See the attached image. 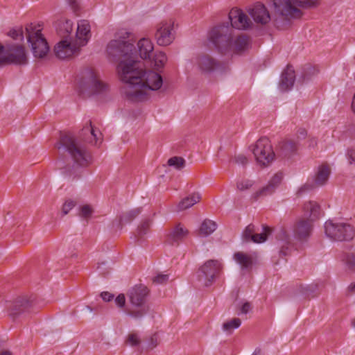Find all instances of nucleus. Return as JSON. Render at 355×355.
Segmentation results:
<instances>
[{
  "mask_svg": "<svg viewBox=\"0 0 355 355\" xmlns=\"http://www.w3.org/2000/svg\"><path fill=\"white\" fill-rule=\"evenodd\" d=\"M347 157L350 164L355 162V146L347 150Z\"/></svg>",
  "mask_w": 355,
  "mask_h": 355,
  "instance_id": "46",
  "label": "nucleus"
},
{
  "mask_svg": "<svg viewBox=\"0 0 355 355\" xmlns=\"http://www.w3.org/2000/svg\"><path fill=\"white\" fill-rule=\"evenodd\" d=\"M318 73L316 69L311 65L310 64H305L302 69V75L299 79L303 83L306 80L311 78V76L315 75Z\"/></svg>",
  "mask_w": 355,
  "mask_h": 355,
  "instance_id": "32",
  "label": "nucleus"
},
{
  "mask_svg": "<svg viewBox=\"0 0 355 355\" xmlns=\"http://www.w3.org/2000/svg\"><path fill=\"white\" fill-rule=\"evenodd\" d=\"M304 210L307 218L298 220L293 227V237L300 242L308 240L313 231V222L320 216V206L315 202H306Z\"/></svg>",
  "mask_w": 355,
  "mask_h": 355,
  "instance_id": "7",
  "label": "nucleus"
},
{
  "mask_svg": "<svg viewBox=\"0 0 355 355\" xmlns=\"http://www.w3.org/2000/svg\"><path fill=\"white\" fill-rule=\"evenodd\" d=\"M231 26L228 24L214 27L209 33V40L222 54L229 53H241L248 49L250 37L241 34L233 37L232 28L245 30L251 27L252 21L248 17L239 9H232L229 13Z\"/></svg>",
  "mask_w": 355,
  "mask_h": 355,
  "instance_id": "2",
  "label": "nucleus"
},
{
  "mask_svg": "<svg viewBox=\"0 0 355 355\" xmlns=\"http://www.w3.org/2000/svg\"><path fill=\"white\" fill-rule=\"evenodd\" d=\"M158 345V338L156 334H153L150 338L148 343V347L153 349Z\"/></svg>",
  "mask_w": 355,
  "mask_h": 355,
  "instance_id": "47",
  "label": "nucleus"
},
{
  "mask_svg": "<svg viewBox=\"0 0 355 355\" xmlns=\"http://www.w3.org/2000/svg\"><path fill=\"white\" fill-rule=\"evenodd\" d=\"M346 262L348 267L352 270H355V254L352 253L347 255Z\"/></svg>",
  "mask_w": 355,
  "mask_h": 355,
  "instance_id": "43",
  "label": "nucleus"
},
{
  "mask_svg": "<svg viewBox=\"0 0 355 355\" xmlns=\"http://www.w3.org/2000/svg\"><path fill=\"white\" fill-rule=\"evenodd\" d=\"M116 304L120 308H125V297L124 294H119L115 299Z\"/></svg>",
  "mask_w": 355,
  "mask_h": 355,
  "instance_id": "45",
  "label": "nucleus"
},
{
  "mask_svg": "<svg viewBox=\"0 0 355 355\" xmlns=\"http://www.w3.org/2000/svg\"><path fill=\"white\" fill-rule=\"evenodd\" d=\"M107 85L99 80L96 73L91 69H87L83 72L79 83V93L83 97L104 94Z\"/></svg>",
  "mask_w": 355,
  "mask_h": 355,
  "instance_id": "8",
  "label": "nucleus"
},
{
  "mask_svg": "<svg viewBox=\"0 0 355 355\" xmlns=\"http://www.w3.org/2000/svg\"><path fill=\"white\" fill-rule=\"evenodd\" d=\"M331 171L327 165H321L315 175V182L318 186H322L326 183L329 179Z\"/></svg>",
  "mask_w": 355,
  "mask_h": 355,
  "instance_id": "24",
  "label": "nucleus"
},
{
  "mask_svg": "<svg viewBox=\"0 0 355 355\" xmlns=\"http://www.w3.org/2000/svg\"><path fill=\"white\" fill-rule=\"evenodd\" d=\"M0 355H12V354L8 350H3L0 352Z\"/></svg>",
  "mask_w": 355,
  "mask_h": 355,
  "instance_id": "54",
  "label": "nucleus"
},
{
  "mask_svg": "<svg viewBox=\"0 0 355 355\" xmlns=\"http://www.w3.org/2000/svg\"><path fill=\"white\" fill-rule=\"evenodd\" d=\"M196 64L202 73L209 74L224 69L222 62L208 54L198 55L196 58Z\"/></svg>",
  "mask_w": 355,
  "mask_h": 355,
  "instance_id": "15",
  "label": "nucleus"
},
{
  "mask_svg": "<svg viewBox=\"0 0 355 355\" xmlns=\"http://www.w3.org/2000/svg\"><path fill=\"white\" fill-rule=\"evenodd\" d=\"M312 188H313V185L306 184L300 189V190L298 191V193H300L304 191H306V190L311 189Z\"/></svg>",
  "mask_w": 355,
  "mask_h": 355,
  "instance_id": "52",
  "label": "nucleus"
},
{
  "mask_svg": "<svg viewBox=\"0 0 355 355\" xmlns=\"http://www.w3.org/2000/svg\"><path fill=\"white\" fill-rule=\"evenodd\" d=\"M126 342L132 347L137 346L141 343V340L136 334H130L128 336Z\"/></svg>",
  "mask_w": 355,
  "mask_h": 355,
  "instance_id": "41",
  "label": "nucleus"
},
{
  "mask_svg": "<svg viewBox=\"0 0 355 355\" xmlns=\"http://www.w3.org/2000/svg\"><path fill=\"white\" fill-rule=\"evenodd\" d=\"M241 324V319L234 318L232 320L223 323V329L227 334H232L233 329L239 328Z\"/></svg>",
  "mask_w": 355,
  "mask_h": 355,
  "instance_id": "33",
  "label": "nucleus"
},
{
  "mask_svg": "<svg viewBox=\"0 0 355 355\" xmlns=\"http://www.w3.org/2000/svg\"><path fill=\"white\" fill-rule=\"evenodd\" d=\"M318 290L319 285L316 283H312L306 286L300 285L298 287L299 293L305 297H316L318 294Z\"/></svg>",
  "mask_w": 355,
  "mask_h": 355,
  "instance_id": "25",
  "label": "nucleus"
},
{
  "mask_svg": "<svg viewBox=\"0 0 355 355\" xmlns=\"http://www.w3.org/2000/svg\"><path fill=\"white\" fill-rule=\"evenodd\" d=\"M40 306L34 295H23L17 297L8 305L9 315L13 320L23 314L31 313L40 309Z\"/></svg>",
  "mask_w": 355,
  "mask_h": 355,
  "instance_id": "9",
  "label": "nucleus"
},
{
  "mask_svg": "<svg viewBox=\"0 0 355 355\" xmlns=\"http://www.w3.org/2000/svg\"><path fill=\"white\" fill-rule=\"evenodd\" d=\"M348 291L351 293H355V282L354 283H352L349 286H348V288H347Z\"/></svg>",
  "mask_w": 355,
  "mask_h": 355,
  "instance_id": "53",
  "label": "nucleus"
},
{
  "mask_svg": "<svg viewBox=\"0 0 355 355\" xmlns=\"http://www.w3.org/2000/svg\"><path fill=\"white\" fill-rule=\"evenodd\" d=\"M248 12L257 24L265 25L270 20L268 10L261 3H257L252 8L249 9Z\"/></svg>",
  "mask_w": 355,
  "mask_h": 355,
  "instance_id": "19",
  "label": "nucleus"
},
{
  "mask_svg": "<svg viewBox=\"0 0 355 355\" xmlns=\"http://www.w3.org/2000/svg\"><path fill=\"white\" fill-rule=\"evenodd\" d=\"M251 148L256 161L260 165L266 166L273 161L275 153L268 138L261 137Z\"/></svg>",
  "mask_w": 355,
  "mask_h": 355,
  "instance_id": "14",
  "label": "nucleus"
},
{
  "mask_svg": "<svg viewBox=\"0 0 355 355\" xmlns=\"http://www.w3.org/2000/svg\"><path fill=\"white\" fill-rule=\"evenodd\" d=\"M101 297L103 300L105 302H110L114 299V295L110 293L109 292L104 291L101 293Z\"/></svg>",
  "mask_w": 355,
  "mask_h": 355,
  "instance_id": "50",
  "label": "nucleus"
},
{
  "mask_svg": "<svg viewBox=\"0 0 355 355\" xmlns=\"http://www.w3.org/2000/svg\"><path fill=\"white\" fill-rule=\"evenodd\" d=\"M261 349L260 348L255 349L254 352L252 355H261Z\"/></svg>",
  "mask_w": 355,
  "mask_h": 355,
  "instance_id": "55",
  "label": "nucleus"
},
{
  "mask_svg": "<svg viewBox=\"0 0 355 355\" xmlns=\"http://www.w3.org/2000/svg\"><path fill=\"white\" fill-rule=\"evenodd\" d=\"M252 309L251 304L248 302H245L241 307L240 311L241 313L247 314Z\"/></svg>",
  "mask_w": 355,
  "mask_h": 355,
  "instance_id": "49",
  "label": "nucleus"
},
{
  "mask_svg": "<svg viewBox=\"0 0 355 355\" xmlns=\"http://www.w3.org/2000/svg\"><path fill=\"white\" fill-rule=\"evenodd\" d=\"M255 231V227L253 224L248 225L241 234L242 240L245 242H250L253 233Z\"/></svg>",
  "mask_w": 355,
  "mask_h": 355,
  "instance_id": "36",
  "label": "nucleus"
},
{
  "mask_svg": "<svg viewBox=\"0 0 355 355\" xmlns=\"http://www.w3.org/2000/svg\"><path fill=\"white\" fill-rule=\"evenodd\" d=\"M319 0H273L275 12L279 15L274 20L278 29H284L291 24V18H300L302 12L297 6L309 9L315 8Z\"/></svg>",
  "mask_w": 355,
  "mask_h": 355,
  "instance_id": "4",
  "label": "nucleus"
},
{
  "mask_svg": "<svg viewBox=\"0 0 355 355\" xmlns=\"http://www.w3.org/2000/svg\"><path fill=\"white\" fill-rule=\"evenodd\" d=\"M76 205L77 201L76 200L71 199L66 200L62 207L63 215H67Z\"/></svg>",
  "mask_w": 355,
  "mask_h": 355,
  "instance_id": "40",
  "label": "nucleus"
},
{
  "mask_svg": "<svg viewBox=\"0 0 355 355\" xmlns=\"http://www.w3.org/2000/svg\"><path fill=\"white\" fill-rule=\"evenodd\" d=\"M173 28V22L162 21L157 27L155 33V39L159 46H167L171 44L174 37L171 33Z\"/></svg>",
  "mask_w": 355,
  "mask_h": 355,
  "instance_id": "17",
  "label": "nucleus"
},
{
  "mask_svg": "<svg viewBox=\"0 0 355 355\" xmlns=\"http://www.w3.org/2000/svg\"><path fill=\"white\" fill-rule=\"evenodd\" d=\"M91 27L88 21L80 20L78 23L76 33V42L72 43L67 40L72 32V23L69 20L61 23L58 28L59 35L64 40L54 47L55 55L60 59H66L78 53L80 48L85 46L91 37Z\"/></svg>",
  "mask_w": 355,
  "mask_h": 355,
  "instance_id": "3",
  "label": "nucleus"
},
{
  "mask_svg": "<svg viewBox=\"0 0 355 355\" xmlns=\"http://www.w3.org/2000/svg\"><path fill=\"white\" fill-rule=\"evenodd\" d=\"M27 41L31 45L35 58H43L49 51V46L46 40L41 33V30H35L32 25L26 27Z\"/></svg>",
  "mask_w": 355,
  "mask_h": 355,
  "instance_id": "12",
  "label": "nucleus"
},
{
  "mask_svg": "<svg viewBox=\"0 0 355 355\" xmlns=\"http://www.w3.org/2000/svg\"><path fill=\"white\" fill-rule=\"evenodd\" d=\"M62 173L65 176L70 177L71 175V171L67 169H64Z\"/></svg>",
  "mask_w": 355,
  "mask_h": 355,
  "instance_id": "57",
  "label": "nucleus"
},
{
  "mask_svg": "<svg viewBox=\"0 0 355 355\" xmlns=\"http://www.w3.org/2000/svg\"><path fill=\"white\" fill-rule=\"evenodd\" d=\"M200 200L199 193H193L191 196L184 198L178 205L179 210H184L192 207Z\"/></svg>",
  "mask_w": 355,
  "mask_h": 355,
  "instance_id": "27",
  "label": "nucleus"
},
{
  "mask_svg": "<svg viewBox=\"0 0 355 355\" xmlns=\"http://www.w3.org/2000/svg\"><path fill=\"white\" fill-rule=\"evenodd\" d=\"M94 209L89 205H85L79 208V216L86 219L87 220L91 218Z\"/></svg>",
  "mask_w": 355,
  "mask_h": 355,
  "instance_id": "37",
  "label": "nucleus"
},
{
  "mask_svg": "<svg viewBox=\"0 0 355 355\" xmlns=\"http://www.w3.org/2000/svg\"><path fill=\"white\" fill-rule=\"evenodd\" d=\"M272 233V230L267 225H263V232L260 234H254L251 241L257 243H261L266 241L268 236Z\"/></svg>",
  "mask_w": 355,
  "mask_h": 355,
  "instance_id": "30",
  "label": "nucleus"
},
{
  "mask_svg": "<svg viewBox=\"0 0 355 355\" xmlns=\"http://www.w3.org/2000/svg\"><path fill=\"white\" fill-rule=\"evenodd\" d=\"M324 232L329 238L337 241H349L355 236L354 227L347 223H334L329 220L324 223Z\"/></svg>",
  "mask_w": 355,
  "mask_h": 355,
  "instance_id": "11",
  "label": "nucleus"
},
{
  "mask_svg": "<svg viewBox=\"0 0 355 355\" xmlns=\"http://www.w3.org/2000/svg\"><path fill=\"white\" fill-rule=\"evenodd\" d=\"M352 325L355 328V318L352 320Z\"/></svg>",
  "mask_w": 355,
  "mask_h": 355,
  "instance_id": "60",
  "label": "nucleus"
},
{
  "mask_svg": "<svg viewBox=\"0 0 355 355\" xmlns=\"http://www.w3.org/2000/svg\"><path fill=\"white\" fill-rule=\"evenodd\" d=\"M223 270V264L216 259H209L197 272V279L204 286H211Z\"/></svg>",
  "mask_w": 355,
  "mask_h": 355,
  "instance_id": "13",
  "label": "nucleus"
},
{
  "mask_svg": "<svg viewBox=\"0 0 355 355\" xmlns=\"http://www.w3.org/2000/svg\"><path fill=\"white\" fill-rule=\"evenodd\" d=\"M55 147L61 153H67L75 164L80 166H85L89 163L90 154L77 138L70 132L60 133L58 141Z\"/></svg>",
  "mask_w": 355,
  "mask_h": 355,
  "instance_id": "5",
  "label": "nucleus"
},
{
  "mask_svg": "<svg viewBox=\"0 0 355 355\" xmlns=\"http://www.w3.org/2000/svg\"><path fill=\"white\" fill-rule=\"evenodd\" d=\"M25 65L28 58L23 45L10 44L6 46L0 43V66L4 64Z\"/></svg>",
  "mask_w": 355,
  "mask_h": 355,
  "instance_id": "10",
  "label": "nucleus"
},
{
  "mask_svg": "<svg viewBox=\"0 0 355 355\" xmlns=\"http://www.w3.org/2000/svg\"><path fill=\"white\" fill-rule=\"evenodd\" d=\"M85 309L89 311L90 312L93 311V309L89 306H86Z\"/></svg>",
  "mask_w": 355,
  "mask_h": 355,
  "instance_id": "59",
  "label": "nucleus"
},
{
  "mask_svg": "<svg viewBox=\"0 0 355 355\" xmlns=\"http://www.w3.org/2000/svg\"><path fill=\"white\" fill-rule=\"evenodd\" d=\"M168 280V275L159 274L153 278V282L158 284H165Z\"/></svg>",
  "mask_w": 355,
  "mask_h": 355,
  "instance_id": "42",
  "label": "nucleus"
},
{
  "mask_svg": "<svg viewBox=\"0 0 355 355\" xmlns=\"http://www.w3.org/2000/svg\"><path fill=\"white\" fill-rule=\"evenodd\" d=\"M352 109L353 112L355 113V93L352 102Z\"/></svg>",
  "mask_w": 355,
  "mask_h": 355,
  "instance_id": "56",
  "label": "nucleus"
},
{
  "mask_svg": "<svg viewBox=\"0 0 355 355\" xmlns=\"http://www.w3.org/2000/svg\"><path fill=\"white\" fill-rule=\"evenodd\" d=\"M8 35L15 40H24V32L21 27L18 28L11 29Z\"/></svg>",
  "mask_w": 355,
  "mask_h": 355,
  "instance_id": "39",
  "label": "nucleus"
},
{
  "mask_svg": "<svg viewBox=\"0 0 355 355\" xmlns=\"http://www.w3.org/2000/svg\"><path fill=\"white\" fill-rule=\"evenodd\" d=\"M150 294L148 288L141 284L130 288L127 293L128 304L124 312L134 319L139 320L149 311L147 299Z\"/></svg>",
  "mask_w": 355,
  "mask_h": 355,
  "instance_id": "6",
  "label": "nucleus"
},
{
  "mask_svg": "<svg viewBox=\"0 0 355 355\" xmlns=\"http://www.w3.org/2000/svg\"><path fill=\"white\" fill-rule=\"evenodd\" d=\"M236 261L241 265L243 269L250 268L252 266V259L251 257L241 252H236L234 255Z\"/></svg>",
  "mask_w": 355,
  "mask_h": 355,
  "instance_id": "26",
  "label": "nucleus"
},
{
  "mask_svg": "<svg viewBox=\"0 0 355 355\" xmlns=\"http://www.w3.org/2000/svg\"><path fill=\"white\" fill-rule=\"evenodd\" d=\"M151 223L152 222L150 219H146L138 226L137 234L135 235L138 241H141L143 236L148 232Z\"/></svg>",
  "mask_w": 355,
  "mask_h": 355,
  "instance_id": "31",
  "label": "nucleus"
},
{
  "mask_svg": "<svg viewBox=\"0 0 355 355\" xmlns=\"http://www.w3.org/2000/svg\"><path fill=\"white\" fill-rule=\"evenodd\" d=\"M216 227L215 222L205 219L200 225L199 234L203 236H207L216 230Z\"/></svg>",
  "mask_w": 355,
  "mask_h": 355,
  "instance_id": "29",
  "label": "nucleus"
},
{
  "mask_svg": "<svg viewBox=\"0 0 355 355\" xmlns=\"http://www.w3.org/2000/svg\"><path fill=\"white\" fill-rule=\"evenodd\" d=\"M295 80V71L291 65H288L286 69L282 72L281 80L279 81V89L282 91L290 90L294 84Z\"/></svg>",
  "mask_w": 355,
  "mask_h": 355,
  "instance_id": "22",
  "label": "nucleus"
},
{
  "mask_svg": "<svg viewBox=\"0 0 355 355\" xmlns=\"http://www.w3.org/2000/svg\"><path fill=\"white\" fill-rule=\"evenodd\" d=\"M130 35V33L124 31L119 33V40H116L117 41H123L126 44L131 43L129 40L126 41L125 39L129 38Z\"/></svg>",
  "mask_w": 355,
  "mask_h": 355,
  "instance_id": "51",
  "label": "nucleus"
},
{
  "mask_svg": "<svg viewBox=\"0 0 355 355\" xmlns=\"http://www.w3.org/2000/svg\"><path fill=\"white\" fill-rule=\"evenodd\" d=\"M189 232L183 225L178 223L168 230L164 242L171 245L178 246L188 236Z\"/></svg>",
  "mask_w": 355,
  "mask_h": 355,
  "instance_id": "16",
  "label": "nucleus"
},
{
  "mask_svg": "<svg viewBox=\"0 0 355 355\" xmlns=\"http://www.w3.org/2000/svg\"><path fill=\"white\" fill-rule=\"evenodd\" d=\"M234 159L236 164L242 166H245L248 162V158L242 154L235 155Z\"/></svg>",
  "mask_w": 355,
  "mask_h": 355,
  "instance_id": "44",
  "label": "nucleus"
},
{
  "mask_svg": "<svg viewBox=\"0 0 355 355\" xmlns=\"http://www.w3.org/2000/svg\"><path fill=\"white\" fill-rule=\"evenodd\" d=\"M254 182L253 180L248 179L242 180L236 182V188L239 191H243L250 189L254 185Z\"/></svg>",
  "mask_w": 355,
  "mask_h": 355,
  "instance_id": "38",
  "label": "nucleus"
},
{
  "mask_svg": "<svg viewBox=\"0 0 355 355\" xmlns=\"http://www.w3.org/2000/svg\"><path fill=\"white\" fill-rule=\"evenodd\" d=\"M283 179V173L278 172L270 180L268 184L257 191L254 192L251 198L256 201L261 197L267 196L273 193L277 187L280 184Z\"/></svg>",
  "mask_w": 355,
  "mask_h": 355,
  "instance_id": "18",
  "label": "nucleus"
},
{
  "mask_svg": "<svg viewBox=\"0 0 355 355\" xmlns=\"http://www.w3.org/2000/svg\"><path fill=\"white\" fill-rule=\"evenodd\" d=\"M276 239L283 242L279 250V255L285 257L288 255L291 251V239L286 230L281 227L276 233Z\"/></svg>",
  "mask_w": 355,
  "mask_h": 355,
  "instance_id": "21",
  "label": "nucleus"
},
{
  "mask_svg": "<svg viewBox=\"0 0 355 355\" xmlns=\"http://www.w3.org/2000/svg\"><path fill=\"white\" fill-rule=\"evenodd\" d=\"M141 212V208H135L129 211L125 212L123 214L122 216H121L120 220L119 222H117V226L119 228H122V223H130L132 220H134L137 216L140 214Z\"/></svg>",
  "mask_w": 355,
  "mask_h": 355,
  "instance_id": "28",
  "label": "nucleus"
},
{
  "mask_svg": "<svg viewBox=\"0 0 355 355\" xmlns=\"http://www.w3.org/2000/svg\"><path fill=\"white\" fill-rule=\"evenodd\" d=\"M71 8L74 11L77 12L79 10V3L78 0H65Z\"/></svg>",
  "mask_w": 355,
  "mask_h": 355,
  "instance_id": "48",
  "label": "nucleus"
},
{
  "mask_svg": "<svg viewBox=\"0 0 355 355\" xmlns=\"http://www.w3.org/2000/svg\"><path fill=\"white\" fill-rule=\"evenodd\" d=\"M168 166H173L177 170H181L185 166V160L182 157H171L167 162Z\"/></svg>",
  "mask_w": 355,
  "mask_h": 355,
  "instance_id": "35",
  "label": "nucleus"
},
{
  "mask_svg": "<svg viewBox=\"0 0 355 355\" xmlns=\"http://www.w3.org/2000/svg\"><path fill=\"white\" fill-rule=\"evenodd\" d=\"M167 61L166 55L164 52H159L153 57L154 66L157 70L162 68Z\"/></svg>",
  "mask_w": 355,
  "mask_h": 355,
  "instance_id": "34",
  "label": "nucleus"
},
{
  "mask_svg": "<svg viewBox=\"0 0 355 355\" xmlns=\"http://www.w3.org/2000/svg\"><path fill=\"white\" fill-rule=\"evenodd\" d=\"M299 134H300V137H304L306 132L305 130H299Z\"/></svg>",
  "mask_w": 355,
  "mask_h": 355,
  "instance_id": "58",
  "label": "nucleus"
},
{
  "mask_svg": "<svg viewBox=\"0 0 355 355\" xmlns=\"http://www.w3.org/2000/svg\"><path fill=\"white\" fill-rule=\"evenodd\" d=\"M153 44L147 38H141L137 43V49L133 43L112 40L107 46L108 55L119 62L117 70L120 79L124 83L123 92L127 99L132 102L145 100L148 90L156 91L161 88L163 79L160 74L147 70L137 60L150 59Z\"/></svg>",
  "mask_w": 355,
  "mask_h": 355,
  "instance_id": "1",
  "label": "nucleus"
},
{
  "mask_svg": "<svg viewBox=\"0 0 355 355\" xmlns=\"http://www.w3.org/2000/svg\"><path fill=\"white\" fill-rule=\"evenodd\" d=\"M80 137L85 142L93 144H96L98 139L97 135L95 132L94 128L92 125V122L89 121V126H85L80 132Z\"/></svg>",
  "mask_w": 355,
  "mask_h": 355,
  "instance_id": "23",
  "label": "nucleus"
},
{
  "mask_svg": "<svg viewBox=\"0 0 355 355\" xmlns=\"http://www.w3.org/2000/svg\"><path fill=\"white\" fill-rule=\"evenodd\" d=\"M297 144L296 141L285 139L280 141L276 149V155L282 159H288L296 153Z\"/></svg>",
  "mask_w": 355,
  "mask_h": 355,
  "instance_id": "20",
  "label": "nucleus"
}]
</instances>
